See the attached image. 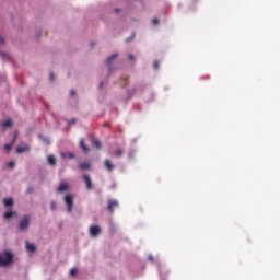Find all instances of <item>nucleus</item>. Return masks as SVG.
Returning a JSON list of instances; mask_svg holds the SVG:
<instances>
[{
	"label": "nucleus",
	"mask_w": 280,
	"mask_h": 280,
	"mask_svg": "<svg viewBox=\"0 0 280 280\" xmlns=\"http://www.w3.org/2000/svg\"><path fill=\"white\" fill-rule=\"evenodd\" d=\"M13 259H14V254H12L11 252L0 253V266L2 268H8V266H11Z\"/></svg>",
	"instance_id": "nucleus-1"
},
{
	"label": "nucleus",
	"mask_w": 280,
	"mask_h": 280,
	"mask_svg": "<svg viewBox=\"0 0 280 280\" xmlns=\"http://www.w3.org/2000/svg\"><path fill=\"white\" fill-rule=\"evenodd\" d=\"M63 200L67 205L68 213H71V211H73V195H67Z\"/></svg>",
	"instance_id": "nucleus-2"
},
{
	"label": "nucleus",
	"mask_w": 280,
	"mask_h": 280,
	"mask_svg": "<svg viewBox=\"0 0 280 280\" xmlns=\"http://www.w3.org/2000/svg\"><path fill=\"white\" fill-rule=\"evenodd\" d=\"M117 207H119V201L115 200V199H109L107 202V209L109 211V213H114L115 209H117Z\"/></svg>",
	"instance_id": "nucleus-3"
},
{
	"label": "nucleus",
	"mask_w": 280,
	"mask_h": 280,
	"mask_svg": "<svg viewBox=\"0 0 280 280\" xmlns=\"http://www.w3.org/2000/svg\"><path fill=\"white\" fill-rule=\"evenodd\" d=\"M19 226L21 231H27L30 229V217H24Z\"/></svg>",
	"instance_id": "nucleus-4"
},
{
	"label": "nucleus",
	"mask_w": 280,
	"mask_h": 280,
	"mask_svg": "<svg viewBox=\"0 0 280 280\" xmlns=\"http://www.w3.org/2000/svg\"><path fill=\"white\" fill-rule=\"evenodd\" d=\"M100 233H102V229L100 228V225H92L90 228V235L92 237H97V235H100Z\"/></svg>",
	"instance_id": "nucleus-5"
},
{
	"label": "nucleus",
	"mask_w": 280,
	"mask_h": 280,
	"mask_svg": "<svg viewBox=\"0 0 280 280\" xmlns=\"http://www.w3.org/2000/svg\"><path fill=\"white\" fill-rule=\"evenodd\" d=\"M18 154H23V152H30V145L27 143L23 142L21 145L16 148Z\"/></svg>",
	"instance_id": "nucleus-6"
},
{
	"label": "nucleus",
	"mask_w": 280,
	"mask_h": 280,
	"mask_svg": "<svg viewBox=\"0 0 280 280\" xmlns=\"http://www.w3.org/2000/svg\"><path fill=\"white\" fill-rule=\"evenodd\" d=\"M83 180L86 185V189H89V190L93 189V182L91 180V176L83 175Z\"/></svg>",
	"instance_id": "nucleus-7"
},
{
	"label": "nucleus",
	"mask_w": 280,
	"mask_h": 280,
	"mask_svg": "<svg viewBox=\"0 0 280 280\" xmlns=\"http://www.w3.org/2000/svg\"><path fill=\"white\" fill-rule=\"evenodd\" d=\"M110 156L114 159H121V156H124V149H116L113 153H110Z\"/></svg>",
	"instance_id": "nucleus-8"
},
{
	"label": "nucleus",
	"mask_w": 280,
	"mask_h": 280,
	"mask_svg": "<svg viewBox=\"0 0 280 280\" xmlns=\"http://www.w3.org/2000/svg\"><path fill=\"white\" fill-rule=\"evenodd\" d=\"M69 189H70L69 184L62 182V183H60L57 191H59V194H62V191H69Z\"/></svg>",
	"instance_id": "nucleus-9"
},
{
	"label": "nucleus",
	"mask_w": 280,
	"mask_h": 280,
	"mask_svg": "<svg viewBox=\"0 0 280 280\" xmlns=\"http://www.w3.org/2000/svg\"><path fill=\"white\" fill-rule=\"evenodd\" d=\"M104 165L108 172H113V170H115V164H113V161L109 159L105 160Z\"/></svg>",
	"instance_id": "nucleus-10"
},
{
	"label": "nucleus",
	"mask_w": 280,
	"mask_h": 280,
	"mask_svg": "<svg viewBox=\"0 0 280 280\" xmlns=\"http://www.w3.org/2000/svg\"><path fill=\"white\" fill-rule=\"evenodd\" d=\"M80 148H81V150H83V152H90L91 151L89 145H86V143L84 142V138L80 139Z\"/></svg>",
	"instance_id": "nucleus-11"
},
{
	"label": "nucleus",
	"mask_w": 280,
	"mask_h": 280,
	"mask_svg": "<svg viewBox=\"0 0 280 280\" xmlns=\"http://www.w3.org/2000/svg\"><path fill=\"white\" fill-rule=\"evenodd\" d=\"M61 159H75V154L71 152H61L60 153Z\"/></svg>",
	"instance_id": "nucleus-12"
},
{
	"label": "nucleus",
	"mask_w": 280,
	"mask_h": 280,
	"mask_svg": "<svg viewBox=\"0 0 280 280\" xmlns=\"http://www.w3.org/2000/svg\"><path fill=\"white\" fill-rule=\"evenodd\" d=\"M26 250H28V253H36V245L30 242H26Z\"/></svg>",
	"instance_id": "nucleus-13"
},
{
	"label": "nucleus",
	"mask_w": 280,
	"mask_h": 280,
	"mask_svg": "<svg viewBox=\"0 0 280 280\" xmlns=\"http://www.w3.org/2000/svg\"><path fill=\"white\" fill-rule=\"evenodd\" d=\"M3 202H4V207H14V199L12 198H5Z\"/></svg>",
	"instance_id": "nucleus-14"
},
{
	"label": "nucleus",
	"mask_w": 280,
	"mask_h": 280,
	"mask_svg": "<svg viewBox=\"0 0 280 280\" xmlns=\"http://www.w3.org/2000/svg\"><path fill=\"white\" fill-rule=\"evenodd\" d=\"M92 144L94 145V148H96L97 150H100L102 148V142H100V140H97V138H92Z\"/></svg>",
	"instance_id": "nucleus-15"
},
{
	"label": "nucleus",
	"mask_w": 280,
	"mask_h": 280,
	"mask_svg": "<svg viewBox=\"0 0 280 280\" xmlns=\"http://www.w3.org/2000/svg\"><path fill=\"white\" fill-rule=\"evenodd\" d=\"M12 119H7L4 122H2V128H12Z\"/></svg>",
	"instance_id": "nucleus-16"
},
{
	"label": "nucleus",
	"mask_w": 280,
	"mask_h": 280,
	"mask_svg": "<svg viewBox=\"0 0 280 280\" xmlns=\"http://www.w3.org/2000/svg\"><path fill=\"white\" fill-rule=\"evenodd\" d=\"M79 167H80L81 170H91V163H89V162H82V163L79 165Z\"/></svg>",
	"instance_id": "nucleus-17"
},
{
	"label": "nucleus",
	"mask_w": 280,
	"mask_h": 280,
	"mask_svg": "<svg viewBox=\"0 0 280 280\" xmlns=\"http://www.w3.org/2000/svg\"><path fill=\"white\" fill-rule=\"evenodd\" d=\"M14 215H16V212L8 211L4 213V220H10V218H14Z\"/></svg>",
	"instance_id": "nucleus-18"
},
{
	"label": "nucleus",
	"mask_w": 280,
	"mask_h": 280,
	"mask_svg": "<svg viewBox=\"0 0 280 280\" xmlns=\"http://www.w3.org/2000/svg\"><path fill=\"white\" fill-rule=\"evenodd\" d=\"M118 56H119V55H117V54L112 55V56L107 59V67H110V65H113V60H116V58H117Z\"/></svg>",
	"instance_id": "nucleus-19"
},
{
	"label": "nucleus",
	"mask_w": 280,
	"mask_h": 280,
	"mask_svg": "<svg viewBox=\"0 0 280 280\" xmlns=\"http://www.w3.org/2000/svg\"><path fill=\"white\" fill-rule=\"evenodd\" d=\"M47 161L49 165H56V156L48 155Z\"/></svg>",
	"instance_id": "nucleus-20"
},
{
	"label": "nucleus",
	"mask_w": 280,
	"mask_h": 280,
	"mask_svg": "<svg viewBox=\"0 0 280 280\" xmlns=\"http://www.w3.org/2000/svg\"><path fill=\"white\" fill-rule=\"evenodd\" d=\"M12 148H14V144H12V142L10 144L4 145V150H7V152H10V150H12Z\"/></svg>",
	"instance_id": "nucleus-21"
},
{
	"label": "nucleus",
	"mask_w": 280,
	"mask_h": 280,
	"mask_svg": "<svg viewBox=\"0 0 280 280\" xmlns=\"http://www.w3.org/2000/svg\"><path fill=\"white\" fill-rule=\"evenodd\" d=\"M78 275V269L73 268L70 270V276L75 277Z\"/></svg>",
	"instance_id": "nucleus-22"
},
{
	"label": "nucleus",
	"mask_w": 280,
	"mask_h": 280,
	"mask_svg": "<svg viewBox=\"0 0 280 280\" xmlns=\"http://www.w3.org/2000/svg\"><path fill=\"white\" fill-rule=\"evenodd\" d=\"M56 201H51L50 202V209H51V211H56Z\"/></svg>",
	"instance_id": "nucleus-23"
},
{
	"label": "nucleus",
	"mask_w": 280,
	"mask_h": 280,
	"mask_svg": "<svg viewBox=\"0 0 280 280\" xmlns=\"http://www.w3.org/2000/svg\"><path fill=\"white\" fill-rule=\"evenodd\" d=\"M0 43L1 45H5V38H3V36L0 35Z\"/></svg>",
	"instance_id": "nucleus-24"
},
{
	"label": "nucleus",
	"mask_w": 280,
	"mask_h": 280,
	"mask_svg": "<svg viewBox=\"0 0 280 280\" xmlns=\"http://www.w3.org/2000/svg\"><path fill=\"white\" fill-rule=\"evenodd\" d=\"M16 139H19V136H18V135L14 136V138H13V140H12V142H11L12 145H14V143H16Z\"/></svg>",
	"instance_id": "nucleus-25"
},
{
	"label": "nucleus",
	"mask_w": 280,
	"mask_h": 280,
	"mask_svg": "<svg viewBox=\"0 0 280 280\" xmlns=\"http://www.w3.org/2000/svg\"><path fill=\"white\" fill-rule=\"evenodd\" d=\"M152 23H153V25H159V19H153Z\"/></svg>",
	"instance_id": "nucleus-26"
},
{
	"label": "nucleus",
	"mask_w": 280,
	"mask_h": 280,
	"mask_svg": "<svg viewBox=\"0 0 280 280\" xmlns=\"http://www.w3.org/2000/svg\"><path fill=\"white\" fill-rule=\"evenodd\" d=\"M56 80V77L54 75V72H50V81L54 82Z\"/></svg>",
	"instance_id": "nucleus-27"
},
{
	"label": "nucleus",
	"mask_w": 280,
	"mask_h": 280,
	"mask_svg": "<svg viewBox=\"0 0 280 280\" xmlns=\"http://www.w3.org/2000/svg\"><path fill=\"white\" fill-rule=\"evenodd\" d=\"M14 165H16V163H14V162H9L8 163V167H14Z\"/></svg>",
	"instance_id": "nucleus-28"
},
{
	"label": "nucleus",
	"mask_w": 280,
	"mask_h": 280,
	"mask_svg": "<svg viewBox=\"0 0 280 280\" xmlns=\"http://www.w3.org/2000/svg\"><path fill=\"white\" fill-rule=\"evenodd\" d=\"M26 191L27 194H32V191H34V187H28Z\"/></svg>",
	"instance_id": "nucleus-29"
},
{
	"label": "nucleus",
	"mask_w": 280,
	"mask_h": 280,
	"mask_svg": "<svg viewBox=\"0 0 280 280\" xmlns=\"http://www.w3.org/2000/svg\"><path fill=\"white\" fill-rule=\"evenodd\" d=\"M132 38H135V34L132 35V37L127 38L126 43H130V40H132Z\"/></svg>",
	"instance_id": "nucleus-30"
},
{
	"label": "nucleus",
	"mask_w": 280,
	"mask_h": 280,
	"mask_svg": "<svg viewBox=\"0 0 280 280\" xmlns=\"http://www.w3.org/2000/svg\"><path fill=\"white\" fill-rule=\"evenodd\" d=\"M129 60L133 61L135 60V55H129Z\"/></svg>",
	"instance_id": "nucleus-31"
},
{
	"label": "nucleus",
	"mask_w": 280,
	"mask_h": 280,
	"mask_svg": "<svg viewBox=\"0 0 280 280\" xmlns=\"http://www.w3.org/2000/svg\"><path fill=\"white\" fill-rule=\"evenodd\" d=\"M154 69H159V61L154 62Z\"/></svg>",
	"instance_id": "nucleus-32"
},
{
	"label": "nucleus",
	"mask_w": 280,
	"mask_h": 280,
	"mask_svg": "<svg viewBox=\"0 0 280 280\" xmlns=\"http://www.w3.org/2000/svg\"><path fill=\"white\" fill-rule=\"evenodd\" d=\"M72 124H75V119L69 120V125L72 126Z\"/></svg>",
	"instance_id": "nucleus-33"
},
{
	"label": "nucleus",
	"mask_w": 280,
	"mask_h": 280,
	"mask_svg": "<svg viewBox=\"0 0 280 280\" xmlns=\"http://www.w3.org/2000/svg\"><path fill=\"white\" fill-rule=\"evenodd\" d=\"M100 89H104V82L100 84Z\"/></svg>",
	"instance_id": "nucleus-34"
},
{
	"label": "nucleus",
	"mask_w": 280,
	"mask_h": 280,
	"mask_svg": "<svg viewBox=\"0 0 280 280\" xmlns=\"http://www.w3.org/2000/svg\"><path fill=\"white\" fill-rule=\"evenodd\" d=\"M70 93L71 95H75V90H72Z\"/></svg>",
	"instance_id": "nucleus-35"
},
{
	"label": "nucleus",
	"mask_w": 280,
	"mask_h": 280,
	"mask_svg": "<svg viewBox=\"0 0 280 280\" xmlns=\"http://www.w3.org/2000/svg\"><path fill=\"white\" fill-rule=\"evenodd\" d=\"M150 261H154V257L150 256L149 257Z\"/></svg>",
	"instance_id": "nucleus-36"
},
{
	"label": "nucleus",
	"mask_w": 280,
	"mask_h": 280,
	"mask_svg": "<svg viewBox=\"0 0 280 280\" xmlns=\"http://www.w3.org/2000/svg\"><path fill=\"white\" fill-rule=\"evenodd\" d=\"M116 12H119V10H116Z\"/></svg>",
	"instance_id": "nucleus-37"
}]
</instances>
